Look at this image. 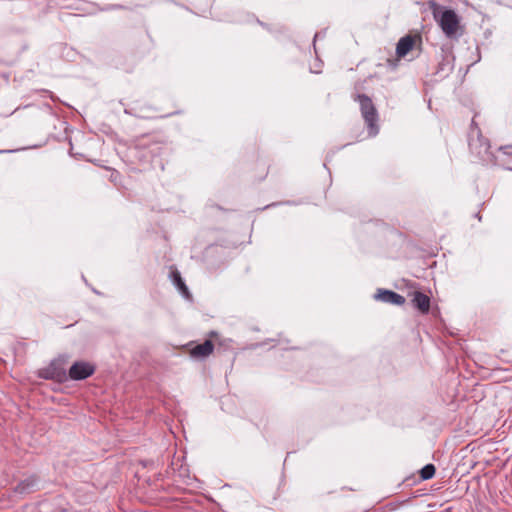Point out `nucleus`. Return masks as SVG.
<instances>
[{"label":"nucleus","instance_id":"obj_1","mask_svg":"<svg viewBox=\"0 0 512 512\" xmlns=\"http://www.w3.org/2000/svg\"><path fill=\"white\" fill-rule=\"evenodd\" d=\"M355 101L359 102L361 115L368 127L370 136H376L379 132L378 112L370 97L365 94H357L354 97Z\"/></svg>","mask_w":512,"mask_h":512},{"label":"nucleus","instance_id":"obj_2","mask_svg":"<svg viewBox=\"0 0 512 512\" xmlns=\"http://www.w3.org/2000/svg\"><path fill=\"white\" fill-rule=\"evenodd\" d=\"M458 24V17L453 10H445L439 17V25L448 37L456 34Z\"/></svg>","mask_w":512,"mask_h":512},{"label":"nucleus","instance_id":"obj_3","mask_svg":"<svg viewBox=\"0 0 512 512\" xmlns=\"http://www.w3.org/2000/svg\"><path fill=\"white\" fill-rule=\"evenodd\" d=\"M95 371V367L85 361L75 362L69 369V377L72 380H84L90 377Z\"/></svg>","mask_w":512,"mask_h":512},{"label":"nucleus","instance_id":"obj_4","mask_svg":"<svg viewBox=\"0 0 512 512\" xmlns=\"http://www.w3.org/2000/svg\"><path fill=\"white\" fill-rule=\"evenodd\" d=\"M375 299L394 305H403L405 303V298L402 295L391 290L379 289L375 295Z\"/></svg>","mask_w":512,"mask_h":512},{"label":"nucleus","instance_id":"obj_5","mask_svg":"<svg viewBox=\"0 0 512 512\" xmlns=\"http://www.w3.org/2000/svg\"><path fill=\"white\" fill-rule=\"evenodd\" d=\"M412 303L421 313L426 314L429 312L430 298L426 294L416 291L413 294Z\"/></svg>","mask_w":512,"mask_h":512},{"label":"nucleus","instance_id":"obj_6","mask_svg":"<svg viewBox=\"0 0 512 512\" xmlns=\"http://www.w3.org/2000/svg\"><path fill=\"white\" fill-rule=\"evenodd\" d=\"M214 349L212 341L206 340L204 343L199 344L191 349L190 354L193 358H204L209 356Z\"/></svg>","mask_w":512,"mask_h":512},{"label":"nucleus","instance_id":"obj_7","mask_svg":"<svg viewBox=\"0 0 512 512\" xmlns=\"http://www.w3.org/2000/svg\"><path fill=\"white\" fill-rule=\"evenodd\" d=\"M414 38L410 35L402 37L396 47V53L399 57H404L413 48Z\"/></svg>","mask_w":512,"mask_h":512},{"label":"nucleus","instance_id":"obj_8","mask_svg":"<svg viewBox=\"0 0 512 512\" xmlns=\"http://www.w3.org/2000/svg\"><path fill=\"white\" fill-rule=\"evenodd\" d=\"M36 486V479L31 477L20 482L16 487V492L18 493H29Z\"/></svg>","mask_w":512,"mask_h":512},{"label":"nucleus","instance_id":"obj_9","mask_svg":"<svg viewBox=\"0 0 512 512\" xmlns=\"http://www.w3.org/2000/svg\"><path fill=\"white\" fill-rule=\"evenodd\" d=\"M173 277H174V283L177 286V288L181 291V293L183 294V296L185 298L189 299L191 297L190 293H189L188 288L185 285L183 279L181 278L180 273L178 271L173 272Z\"/></svg>","mask_w":512,"mask_h":512},{"label":"nucleus","instance_id":"obj_10","mask_svg":"<svg viewBox=\"0 0 512 512\" xmlns=\"http://www.w3.org/2000/svg\"><path fill=\"white\" fill-rule=\"evenodd\" d=\"M435 474V466L433 464L425 465L420 472L421 478L423 480H428L432 478Z\"/></svg>","mask_w":512,"mask_h":512},{"label":"nucleus","instance_id":"obj_11","mask_svg":"<svg viewBox=\"0 0 512 512\" xmlns=\"http://www.w3.org/2000/svg\"><path fill=\"white\" fill-rule=\"evenodd\" d=\"M45 378H55L54 374L50 373L49 371H47L44 375Z\"/></svg>","mask_w":512,"mask_h":512},{"label":"nucleus","instance_id":"obj_12","mask_svg":"<svg viewBox=\"0 0 512 512\" xmlns=\"http://www.w3.org/2000/svg\"><path fill=\"white\" fill-rule=\"evenodd\" d=\"M318 36H319V34H318V33H317V34H315V36H314V41L318 38Z\"/></svg>","mask_w":512,"mask_h":512},{"label":"nucleus","instance_id":"obj_13","mask_svg":"<svg viewBox=\"0 0 512 512\" xmlns=\"http://www.w3.org/2000/svg\"><path fill=\"white\" fill-rule=\"evenodd\" d=\"M510 148V146H505L502 149L506 151V149Z\"/></svg>","mask_w":512,"mask_h":512}]
</instances>
